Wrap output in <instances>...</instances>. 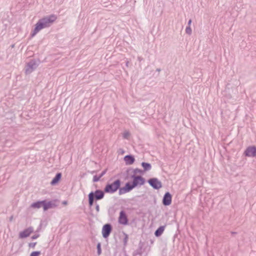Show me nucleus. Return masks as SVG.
Listing matches in <instances>:
<instances>
[{"label":"nucleus","instance_id":"5","mask_svg":"<svg viewBox=\"0 0 256 256\" xmlns=\"http://www.w3.org/2000/svg\"><path fill=\"white\" fill-rule=\"evenodd\" d=\"M59 201L57 199L48 201L46 200H44L43 210L46 211L48 209L54 208L58 206Z\"/></svg>","mask_w":256,"mask_h":256},{"label":"nucleus","instance_id":"17","mask_svg":"<svg viewBox=\"0 0 256 256\" xmlns=\"http://www.w3.org/2000/svg\"><path fill=\"white\" fill-rule=\"evenodd\" d=\"M44 205V200H38L36 202H32L30 204V208H40L42 207L43 208Z\"/></svg>","mask_w":256,"mask_h":256},{"label":"nucleus","instance_id":"34","mask_svg":"<svg viewBox=\"0 0 256 256\" xmlns=\"http://www.w3.org/2000/svg\"><path fill=\"white\" fill-rule=\"evenodd\" d=\"M138 61L140 62V61H142V60H143V58H142V57H140V56H138Z\"/></svg>","mask_w":256,"mask_h":256},{"label":"nucleus","instance_id":"8","mask_svg":"<svg viewBox=\"0 0 256 256\" xmlns=\"http://www.w3.org/2000/svg\"><path fill=\"white\" fill-rule=\"evenodd\" d=\"M112 230V225L110 223L104 224L102 228V235L104 238H106L110 235Z\"/></svg>","mask_w":256,"mask_h":256},{"label":"nucleus","instance_id":"38","mask_svg":"<svg viewBox=\"0 0 256 256\" xmlns=\"http://www.w3.org/2000/svg\"><path fill=\"white\" fill-rule=\"evenodd\" d=\"M236 233H237V232H231V234H232V235L236 234Z\"/></svg>","mask_w":256,"mask_h":256},{"label":"nucleus","instance_id":"3","mask_svg":"<svg viewBox=\"0 0 256 256\" xmlns=\"http://www.w3.org/2000/svg\"><path fill=\"white\" fill-rule=\"evenodd\" d=\"M40 64L38 60H30L26 64L25 68V74H31L38 67Z\"/></svg>","mask_w":256,"mask_h":256},{"label":"nucleus","instance_id":"13","mask_svg":"<svg viewBox=\"0 0 256 256\" xmlns=\"http://www.w3.org/2000/svg\"><path fill=\"white\" fill-rule=\"evenodd\" d=\"M34 232V228L30 226L19 233L18 237L20 238H25L30 236Z\"/></svg>","mask_w":256,"mask_h":256},{"label":"nucleus","instance_id":"41","mask_svg":"<svg viewBox=\"0 0 256 256\" xmlns=\"http://www.w3.org/2000/svg\"><path fill=\"white\" fill-rule=\"evenodd\" d=\"M124 256H128V255L126 254Z\"/></svg>","mask_w":256,"mask_h":256},{"label":"nucleus","instance_id":"16","mask_svg":"<svg viewBox=\"0 0 256 256\" xmlns=\"http://www.w3.org/2000/svg\"><path fill=\"white\" fill-rule=\"evenodd\" d=\"M144 246V243L142 241H140L138 244V248L134 252V256H135L136 255H142L143 253V247Z\"/></svg>","mask_w":256,"mask_h":256},{"label":"nucleus","instance_id":"12","mask_svg":"<svg viewBox=\"0 0 256 256\" xmlns=\"http://www.w3.org/2000/svg\"><path fill=\"white\" fill-rule=\"evenodd\" d=\"M172 202V195L169 192H166L164 195L162 204L164 206H168Z\"/></svg>","mask_w":256,"mask_h":256},{"label":"nucleus","instance_id":"35","mask_svg":"<svg viewBox=\"0 0 256 256\" xmlns=\"http://www.w3.org/2000/svg\"><path fill=\"white\" fill-rule=\"evenodd\" d=\"M129 62L128 60H126V67H128Z\"/></svg>","mask_w":256,"mask_h":256},{"label":"nucleus","instance_id":"9","mask_svg":"<svg viewBox=\"0 0 256 256\" xmlns=\"http://www.w3.org/2000/svg\"><path fill=\"white\" fill-rule=\"evenodd\" d=\"M118 222L124 226L128 224V219L126 212L122 210L120 212L119 217L118 218Z\"/></svg>","mask_w":256,"mask_h":256},{"label":"nucleus","instance_id":"33","mask_svg":"<svg viewBox=\"0 0 256 256\" xmlns=\"http://www.w3.org/2000/svg\"><path fill=\"white\" fill-rule=\"evenodd\" d=\"M192 22V20L191 19H190L188 21V26H190V25L191 24V23Z\"/></svg>","mask_w":256,"mask_h":256},{"label":"nucleus","instance_id":"20","mask_svg":"<svg viewBox=\"0 0 256 256\" xmlns=\"http://www.w3.org/2000/svg\"><path fill=\"white\" fill-rule=\"evenodd\" d=\"M94 200H96V199H94V197H92V194H88V205H89L90 207H92L93 206Z\"/></svg>","mask_w":256,"mask_h":256},{"label":"nucleus","instance_id":"18","mask_svg":"<svg viewBox=\"0 0 256 256\" xmlns=\"http://www.w3.org/2000/svg\"><path fill=\"white\" fill-rule=\"evenodd\" d=\"M165 226H159L154 232V236L156 237L160 236L164 232Z\"/></svg>","mask_w":256,"mask_h":256},{"label":"nucleus","instance_id":"40","mask_svg":"<svg viewBox=\"0 0 256 256\" xmlns=\"http://www.w3.org/2000/svg\"><path fill=\"white\" fill-rule=\"evenodd\" d=\"M95 172H96V171H95V170H93V171L92 172V174H94V173Z\"/></svg>","mask_w":256,"mask_h":256},{"label":"nucleus","instance_id":"24","mask_svg":"<svg viewBox=\"0 0 256 256\" xmlns=\"http://www.w3.org/2000/svg\"><path fill=\"white\" fill-rule=\"evenodd\" d=\"M40 251H34L30 253V256H40Z\"/></svg>","mask_w":256,"mask_h":256},{"label":"nucleus","instance_id":"1","mask_svg":"<svg viewBox=\"0 0 256 256\" xmlns=\"http://www.w3.org/2000/svg\"><path fill=\"white\" fill-rule=\"evenodd\" d=\"M56 18V16L54 14H51L40 18L34 25V28L30 34L31 37H34L42 29L50 26Z\"/></svg>","mask_w":256,"mask_h":256},{"label":"nucleus","instance_id":"37","mask_svg":"<svg viewBox=\"0 0 256 256\" xmlns=\"http://www.w3.org/2000/svg\"><path fill=\"white\" fill-rule=\"evenodd\" d=\"M156 71L160 72L161 71V69L160 68H156Z\"/></svg>","mask_w":256,"mask_h":256},{"label":"nucleus","instance_id":"32","mask_svg":"<svg viewBox=\"0 0 256 256\" xmlns=\"http://www.w3.org/2000/svg\"><path fill=\"white\" fill-rule=\"evenodd\" d=\"M96 210L97 212H99L100 211V206H99V205L97 204H96Z\"/></svg>","mask_w":256,"mask_h":256},{"label":"nucleus","instance_id":"6","mask_svg":"<svg viewBox=\"0 0 256 256\" xmlns=\"http://www.w3.org/2000/svg\"><path fill=\"white\" fill-rule=\"evenodd\" d=\"M148 182L154 190H158L162 186V182L156 178H149Z\"/></svg>","mask_w":256,"mask_h":256},{"label":"nucleus","instance_id":"7","mask_svg":"<svg viewBox=\"0 0 256 256\" xmlns=\"http://www.w3.org/2000/svg\"><path fill=\"white\" fill-rule=\"evenodd\" d=\"M244 154L246 157L254 158H256V146H248L244 151Z\"/></svg>","mask_w":256,"mask_h":256},{"label":"nucleus","instance_id":"4","mask_svg":"<svg viewBox=\"0 0 256 256\" xmlns=\"http://www.w3.org/2000/svg\"><path fill=\"white\" fill-rule=\"evenodd\" d=\"M132 180L130 182L134 188L142 186L146 182V179L140 175L132 174L130 176Z\"/></svg>","mask_w":256,"mask_h":256},{"label":"nucleus","instance_id":"31","mask_svg":"<svg viewBox=\"0 0 256 256\" xmlns=\"http://www.w3.org/2000/svg\"><path fill=\"white\" fill-rule=\"evenodd\" d=\"M118 152H119V153L122 154H124L125 152L124 150H123L122 148H120L118 150Z\"/></svg>","mask_w":256,"mask_h":256},{"label":"nucleus","instance_id":"30","mask_svg":"<svg viewBox=\"0 0 256 256\" xmlns=\"http://www.w3.org/2000/svg\"><path fill=\"white\" fill-rule=\"evenodd\" d=\"M40 234H34V236H32V237H31V238L32 240H36V239L37 238H38L39 236H40Z\"/></svg>","mask_w":256,"mask_h":256},{"label":"nucleus","instance_id":"23","mask_svg":"<svg viewBox=\"0 0 256 256\" xmlns=\"http://www.w3.org/2000/svg\"><path fill=\"white\" fill-rule=\"evenodd\" d=\"M124 237L123 240V244L124 246H126L128 239V236L125 232H124Z\"/></svg>","mask_w":256,"mask_h":256},{"label":"nucleus","instance_id":"21","mask_svg":"<svg viewBox=\"0 0 256 256\" xmlns=\"http://www.w3.org/2000/svg\"><path fill=\"white\" fill-rule=\"evenodd\" d=\"M144 174V172H143L142 170L138 168H136L133 170V174Z\"/></svg>","mask_w":256,"mask_h":256},{"label":"nucleus","instance_id":"28","mask_svg":"<svg viewBox=\"0 0 256 256\" xmlns=\"http://www.w3.org/2000/svg\"><path fill=\"white\" fill-rule=\"evenodd\" d=\"M36 242H30L28 244V246L30 248H34L36 244Z\"/></svg>","mask_w":256,"mask_h":256},{"label":"nucleus","instance_id":"15","mask_svg":"<svg viewBox=\"0 0 256 256\" xmlns=\"http://www.w3.org/2000/svg\"><path fill=\"white\" fill-rule=\"evenodd\" d=\"M62 176V174L61 172H58L56 174L54 177L52 178L50 184L52 186H56V185L60 180H61Z\"/></svg>","mask_w":256,"mask_h":256},{"label":"nucleus","instance_id":"26","mask_svg":"<svg viewBox=\"0 0 256 256\" xmlns=\"http://www.w3.org/2000/svg\"><path fill=\"white\" fill-rule=\"evenodd\" d=\"M186 32L189 35H190L192 34V30L190 26H186Z\"/></svg>","mask_w":256,"mask_h":256},{"label":"nucleus","instance_id":"11","mask_svg":"<svg viewBox=\"0 0 256 256\" xmlns=\"http://www.w3.org/2000/svg\"><path fill=\"white\" fill-rule=\"evenodd\" d=\"M134 188V187L130 182H128L125 184L124 186H120V190H118V194L120 195H122L128 192H130Z\"/></svg>","mask_w":256,"mask_h":256},{"label":"nucleus","instance_id":"2","mask_svg":"<svg viewBox=\"0 0 256 256\" xmlns=\"http://www.w3.org/2000/svg\"><path fill=\"white\" fill-rule=\"evenodd\" d=\"M121 184L122 181L120 179H116L112 183L107 182L104 188V192L108 194H114L118 190H120Z\"/></svg>","mask_w":256,"mask_h":256},{"label":"nucleus","instance_id":"36","mask_svg":"<svg viewBox=\"0 0 256 256\" xmlns=\"http://www.w3.org/2000/svg\"><path fill=\"white\" fill-rule=\"evenodd\" d=\"M68 204V202H67V201H66V200H64V202H62V204H63L66 205V204Z\"/></svg>","mask_w":256,"mask_h":256},{"label":"nucleus","instance_id":"10","mask_svg":"<svg viewBox=\"0 0 256 256\" xmlns=\"http://www.w3.org/2000/svg\"><path fill=\"white\" fill-rule=\"evenodd\" d=\"M105 193L106 192H104V190L98 189L96 190L94 192H91L89 194H92V196L96 199V200H99L104 198Z\"/></svg>","mask_w":256,"mask_h":256},{"label":"nucleus","instance_id":"39","mask_svg":"<svg viewBox=\"0 0 256 256\" xmlns=\"http://www.w3.org/2000/svg\"><path fill=\"white\" fill-rule=\"evenodd\" d=\"M14 44H12V45L11 46V47H12V48H14Z\"/></svg>","mask_w":256,"mask_h":256},{"label":"nucleus","instance_id":"22","mask_svg":"<svg viewBox=\"0 0 256 256\" xmlns=\"http://www.w3.org/2000/svg\"><path fill=\"white\" fill-rule=\"evenodd\" d=\"M97 248V254L98 256H100L102 254V248H101V244L100 242H98L96 245Z\"/></svg>","mask_w":256,"mask_h":256},{"label":"nucleus","instance_id":"25","mask_svg":"<svg viewBox=\"0 0 256 256\" xmlns=\"http://www.w3.org/2000/svg\"><path fill=\"white\" fill-rule=\"evenodd\" d=\"M100 176L98 175H94V176H93V178H92V182H98L100 179Z\"/></svg>","mask_w":256,"mask_h":256},{"label":"nucleus","instance_id":"27","mask_svg":"<svg viewBox=\"0 0 256 256\" xmlns=\"http://www.w3.org/2000/svg\"><path fill=\"white\" fill-rule=\"evenodd\" d=\"M130 135V134L128 132H125L123 134V138L126 139H128Z\"/></svg>","mask_w":256,"mask_h":256},{"label":"nucleus","instance_id":"19","mask_svg":"<svg viewBox=\"0 0 256 256\" xmlns=\"http://www.w3.org/2000/svg\"><path fill=\"white\" fill-rule=\"evenodd\" d=\"M141 166L143 168V172H146V171H148L152 168V165L150 163L146 162H142L141 163Z\"/></svg>","mask_w":256,"mask_h":256},{"label":"nucleus","instance_id":"14","mask_svg":"<svg viewBox=\"0 0 256 256\" xmlns=\"http://www.w3.org/2000/svg\"><path fill=\"white\" fill-rule=\"evenodd\" d=\"M124 160L126 165H131L134 162L135 158L132 154H128L124 156Z\"/></svg>","mask_w":256,"mask_h":256},{"label":"nucleus","instance_id":"29","mask_svg":"<svg viewBox=\"0 0 256 256\" xmlns=\"http://www.w3.org/2000/svg\"><path fill=\"white\" fill-rule=\"evenodd\" d=\"M107 170V168H106L102 170V172L99 174L100 176V178L102 177L106 174Z\"/></svg>","mask_w":256,"mask_h":256}]
</instances>
